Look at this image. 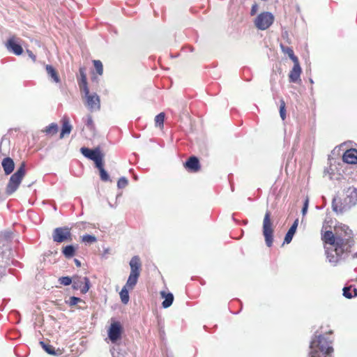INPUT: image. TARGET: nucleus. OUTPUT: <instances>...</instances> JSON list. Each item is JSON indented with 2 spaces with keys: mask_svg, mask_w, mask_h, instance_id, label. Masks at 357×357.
Returning a JSON list of instances; mask_svg holds the SVG:
<instances>
[{
  "mask_svg": "<svg viewBox=\"0 0 357 357\" xmlns=\"http://www.w3.org/2000/svg\"><path fill=\"white\" fill-rule=\"evenodd\" d=\"M352 231L348 226L341 225L335 227V234L326 231L322 235L325 243V252L329 263L336 266L345 259L351 247Z\"/></svg>",
  "mask_w": 357,
  "mask_h": 357,
  "instance_id": "f257e3e1",
  "label": "nucleus"
},
{
  "mask_svg": "<svg viewBox=\"0 0 357 357\" xmlns=\"http://www.w3.org/2000/svg\"><path fill=\"white\" fill-rule=\"evenodd\" d=\"M332 340L324 335L315 336L310 342L309 357H332Z\"/></svg>",
  "mask_w": 357,
  "mask_h": 357,
  "instance_id": "f03ea898",
  "label": "nucleus"
},
{
  "mask_svg": "<svg viewBox=\"0 0 357 357\" xmlns=\"http://www.w3.org/2000/svg\"><path fill=\"white\" fill-rule=\"evenodd\" d=\"M344 197L342 201L339 198H334L332 207L336 213H343L349 210L357 204V189L350 187L344 192Z\"/></svg>",
  "mask_w": 357,
  "mask_h": 357,
  "instance_id": "7ed1b4c3",
  "label": "nucleus"
},
{
  "mask_svg": "<svg viewBox=\"0 0 357 357\" xmlns=\"http://www.w3.org/2000/svg\"><path fill=\"white\" fill-rule=\"evenodd\" d=\"M130 273L124 285L126 288L133 289L140 275L141 262L138 256H134L130 261Z\"/></svg>",
  "mask_w": 357,
  "mask_h": 357,
  "instance_id": "20e7f679",
  "label": "nucleus"
},
{
  "mask_svg": "<svg viewBox=\"0 0 357 357\" xmlns=\"http://www.w3.org/2000/svg\"><path fill=\"white\" fill-rule=\"evenodd\" d=\"M25 175V164L22 163L21 166L17 169L10 178L9 182L6 187V193L11 195L17 190Z\"/></svg>",
  "mask_w": 357,
  "mask_h": 357,
  "instance_id": "39448f33",
  "label": "nucleus"
},
{
  "mask_svg": "<svg viewBox=\"0 0 357 357\" xmlns=\"http://www.w3.org/2000/svg\"><path fill=\"white\" fill-rule=\"evenodd\" d=\"M123 333V327L121 324L112 319L111 324L107 330V337L112 344H117L121 340Z\"/></svg>",
  "mask_w": 357,
  "mask_h": 357,
  "instance_id": "423d86ee",
  "label": "nucleus"
},
{
  "mask_svg": "<svg viewBox=\"0 0 357 357\" xmlns=\"http://www.w3.org/2000/svg\"><path fill=\"white\" fill-rule=\"evenodd\" d=\"M273 21L274 16L271 13L263 12L257 16L254 23L258 29L266 30L272 25Z\"/></svg>",
  "mask_w": 357,
  "mask_h": 357,
  "instance_id": "0eeeda50",
  "label": "nucleus"
},
{
  "mask_svg": "<svg viewBox=\"0 0 357 357\" xmlns=\"http://www.w3.org/2000/svg\"><path fill=\"white\" fill-rule=\"evenodd\" d=\"M273 233L272 222L271 220L270 212L267 211L264 215L263 221V234L265 238L266 244L268 247H271L273 244Z\"/></svg>",
  "mask_w": 357,
  "mask_h": 357,
  "instance_id": "6e6552de",
  "label": "nucleus"
},
{
  "mask_svg": "<svg viewBox=\"0 0 357 357\" xmlns=\"http://www.w3.org/2000/svg\"><path fill=\"white\" fill-rule=\"evenodd\" d=\"M80 151L84 157L94 161L96 167H100L101 163L103 162V155L101 153L99 148L90 149L82 147Z\"/></svg>",
  "mask_w": 357,
  "mask_h": 357,
  "instance_id": "1a4fd4ad",
  "label": "nucleus"
},
{
  "mask_svg": "<svg viewBox=\"0 0 357 357\" xmlns=\"http://www.w3.org/2000/svg\"><path fill=\"white\" fill-rule=\"evenodd\" d=\"M20 42V38L13 36H10L5 43V47L9 52L19 56L21 55L23 52V49L21 46Z\"/></svg>",
  "mask_w": 357,
  "mask_h": 357,
  "instance_id": "9d476101",
  "label": "nucleus"
},
{
  "mask_svg": "<svg viewBox=\"0 0 357 357\" xmlns=\"http://www.w3.org/2000/svg\"><path fill=\"white\" fill-rule=\"evenodd\" d=\"M73 288L79 289L82 294H86L90 288V281L86 277H75L73 280Z\"/></svg>",
  "mask_w": 357,
  "mask_h": 357,
  "instance_id": "9b49d317",
  "label": "nucleus"
},
{
  "mask_svg": "<svg viewBox=\"0 0 357 357\" xmlns=\"http://www.w3.org/2000/svg\"><path fill=\"white\" fill-rule=\"evenodd\" d=\"M70 231L67 227H57L52 234L53 241L56 243H62L70 238Z\"/></svg>",
  "mask_w": 357,
  "mask_h": 357,
  "instance_id": "f8f14e48",
  "label": "nucleus"
},
{
  "mask_svg": "<svg viewBox=\"0 0 357 357\" xmlns=\"http://www.w3.org/2000/svg\"><path fill=\"white\" fill-rule=\"evenodd\" d=\"M302 73V69L300 66L299 61L294 62V66L291 70L289 75V79L290 82L292 83H298L301 81V74Z\"/></svg>",
  "mask_w": 357,
  "mask_h": 357,
  "instance_id": "ddd939ff",
  "label": "nucleus"
},
{
  "mask_svg": "<svg viewBox=\"0 0 357 357\" xmlns=\"http://www.w3.org/2000/svg\"><path fill=\"white\" fill-rule=\"evenodd\" d=\"M79 75L80 79L78 80V84L80 88V90L84 93H89V88L87 86V79L86 75V69L85 68L81 67L79 68Z\"/></svg>",
  "mask_w": 357,
  "mask_h": 357,
  "instance_id": "4468645a",
  "label": "nucleus"
},
{
  "mask_svg": "<svg viewBox=\"0 0 357 357\" xmlns=\"http://www.w3.org/2000/svg\"><path fill=\"white\" fill-rule=\"evenodd\" d=\"M342 160L348 164H357V150L351 149L344 152Z\"/></svg>",
  "mask_w": 357,
  "mask_h": 357,
  "instance_id": "2eb2a0df",
  "label": "nucleus"
},
{
  "mask_svg": "<svg viewBox=\"0 0 357 357\" xmlns=\"http://www.w3.org/2000/svg\"><path fill=\"white\" fill-rule=\"evenodd\" d=\"M86 98V104L89 109H98L100 106V100L98 96L96 94H84Z\"/></svg>",
  "mask_w": 357,
  "mask_h": 357,
  "instance_id": "dca6fc26",
  "label": "nucleus"
},
{
  "mask_svg": "<svg viewBox=\"0 0 357 357\" xmlns=\"http://www.w3.org/2000/svg\"><path fill=\"white\" fill-rule=\"evenodd\" d=\"M61 123H62V126H61V133H60V138L63 139L66 136H68L70 135V133L72 130L73 126L70 124L69 119L66 117L63 118V119L61 120Z\"/></svg>",
  "mask_w": 357,
  "mask_h": 357,
  "instance_id": "f3484780",
  "label": "nucleus"
},
{
  "mask_svg": "<svg viewBox=\"0 0 357 357\" xmlns=\"http://www.w3.org/2000/svg\"><path fill=\"white\" fill-rule=\"evenodd\" d=\"M185 167L188 169L196 172L200 168L199 160L197 158L192 156L185 162Z\"/></svg>",
  "mask_w": 357,
  "mask_h": 357,
  "instance_id": "a211bd4d",
  "label": "nucleus"
},
{
  "mask_svg": "<svg viewBox=\"0 0 357 357\" xmlns=\"http://www.w3.org/2000/svg\"><path fill=\"white\" fill-rule=\"evenodd\" d=\"M2 167L6 175L11 174L14 169L15 164L10 158H6L2 161Z\"/></svg>",
  "mask_w": 357,
  "mask_h": 357,
  "instance_id": "6ab92c4d",
  "label": "nucleus"
},
{
  "mask_svg": "<svg viewBox=\"0 0 357 357\" xmlns=\"http://www.w3.org/2000/svg\"><path fill=\"white\" fill-rule=\"evenodd\" d=\"M40 345L43 349L48 354L52 356H59L63 354V351L60 349H55V348L50 344H47L43 342H40Z\"/></svg>",
  "mask_w": 357,
  "mask_h": 357,
  "instance_id": "aec40b11",
  "label": "nucleus"
},
{
  "mask_svg": "<svg viewBox=\"0 0 357 357\" xmlns=\"http://www.w3.org/2000/svg\"><path fill=\"white\" fill-rule=\"evenodd\" d=\"M160 295L165 300L162 303V305L164 308L170 307L174 301V296L172 293H166L165 291H161Z\"/></svg>",
  "mask_w": 357,
  "mask_h": 357,
  "instance_id": "412c9836",
  "label": "nucleus"
},
{
  "mask_svg": "<svg viewBox=\"0 0 357 357\" xmlns=\"http://www.w3.org/2000/svg\"><path fill=\"white\" fill-rule=\"evenodd\" d=\"M45 69L49 77L56 83L60 82L59 76L56 70L50 65H46Z\"/></svg>",
  "mask_w": 357,
  "mask_h": 357,
  "instance_id": "4be33fe9",
  "label": "nucleus"
},
{
  "mask_svg": "<svg viewBox=\"0 0 357 357\" xmlns=\"http://www.w3.org/2000/svg\"><path fill=\"white\" fill-rule=\"evenodd\" d=\"M343 296L347 298H352L357 296V289L352 286L345 287L343 289Z\"/></svg>",
  "mask_w": 357,
  "mask_h": 357,
  "instance_id": "5701e85b",
  "label": "nucleus"
},
{
  "mask_svg": "<svg viewBox=\"0 0 357 357\" xmlns=\"http://www.w3.org/2000/svg\"><path fill=\"white\" fill-rule=\"evenodd\" d=\"M280 48L282 52L284 54H287L293 62L298 61V57L294 55V51L291 47L280 44Z\"/></svg>",
  "mask_w": 357,
  "mask_h": 357,
  "instance_id": "b1692460",
  "label": "nucleus"
},
{
  "mask_svg": "<svg viewBox=\"0 0 357 357\" xmlns=\"http://www.w3.org/2000/svg\"><path fill=\"white\" fill-rule=\"evenodd\" d=\"M9 144L10 141L6 137H3L1 139V143H0V153L2 155H6L9 152Z\"/></svg>",
  "mask_w": 357,
  "mask_h": 357,
  "instance_id": "393cba45",
  "label": "nucleus"
},
{
  "mask_svg": "<svg viewBox=\"0 0 357 357\" xmlns=\"http://www.w3.org/2000/svg\"><path fill=\"white\" fill-rule=\"evenodd\" d=\"M131 290L130 289L126 288V287L123 286L122 288L121 292H120V297L121 299V301L124 304H127L129 301V291Z\"/></svg>",
  "mask_w": 357,
  "mask_h": 357,
  "instance_id": "a878e982",
  "label": "nucleus"
},
{
  "mask_svg": "<svg viewBox=\"0 0 357 357\" xmlns=\"http://www.w3.org/2000/svg\"><path fill=\"white\" fill-rule=\"evenodd\" d=\"M75 249L73 245H67L63 250V254L66 258H70L75 255Z\"/></svg>",
  "mask_w": 357,
  "mask_h": 357,
  "instance_id": "bb28decb",
  "label": "nucleus"
},
{
  "mask_svg": "<svg viewBox=\"0 0 357 357\" xmlns=\"http://www.w3.org/2000/svg\"><path fill=\"white\" fill-rule=\"evenodd\" d=\"M165 113H159L155 117V125L157 127L162 128L165 121Z\"/></svg>",
  "mask_w": 357,
  "mask_h": 357,
  "instance_id": "cd10ccee",
  "label": "nucleus"
},
{
  "mask_svg": "<svg viewBox=\"0 0 357 357\" xmlns=\"http://www.w3.org/2000/svg\"><path fill=\"white\" fill-rule=\"evenodd\" d=\"M45 132L47 134L54 135L58 132V126L55 123H52L45 129Z\"/></svg>",
  "mask_w": 357,
  "mask_h": 357,
  "instance_id": "c85d7f7f",
  "label": "nucleus"
},
{
  "mask_svg": "<svg viewBox=\"0 0 357 357\" xmlns=\"http://www.w3.org/2000/svg\"><path fill=\"white\" fill-rule=\"evenodd\" d=\"M100 171V179L103 181H109V176L107 174V172L105 171V169L103 168V162L101 163L100 167H97Z\"/></svg>",
  "mask_w": 357,
  "mask_h": 357,
  "instance_id": "c756f323",
  "label": "nucleus"
},
{
  "mask_svg": "<svg viewBox=\"0 0 357 357\" xmlns=\"http://www.w3.org/2000/svg\"><path fill=\"white\" fill-rule=\"evenodd\" d=\"M94 68L99 75H102L103 73L102 63L99 60H93Z\"/></svg>",
  "mask_w": 357,
  "mask_h": 357,
  "instance_id": "7c9ffc66",
  "label": "nucleus"
},
{
  "mask_svg": "<svg viewBox=\"0 0 357 357\" xmlns=\"http://www.w3.org/2000/svg\"><path fill=\"white\" fill-rule=\"evenodd\" d=\"M97 239L95 236L86 234L82 236V241L85 243H93L96 242Z\"/></svg>",
  "mask_w": 357,
  "mask_h": 357,
  "instance_id": "2f4dec72",
  "label": "nucleus"
},
{
  "mask_svg": "<svg viewBox=\"0 0 357 357\" xmlns=\"http://www.w3.org/2000/svg\"><path fill=\"white\" fill-rule=\"evenodd\" d=\"M295 232H296V231L294 230L293 228H289V231H287V233L286 234V236L284 237V243H289L291 241Z\"/></svg>",
  "mask_w": 357,
  "mask_h": 357,
  "instance_id": "473e14b6",
  "label": "nucleus"
},
{
  "mask_svg": "<svg viewBox=\"0 0 357 357\" xmlns=\"http://www.w3.org/2000/svg\"><path fill=\"white\" fill-rule=\"evenodd\" d=\"M79 302H82V299L75 296H71L69 298L68 301H66V303L70 306H74L77 305Z\"/></svg>",
  "mask_w": 357,
  "mask_h": 357,
  "instance_id": "72a5a7b5",
  "label": "nucleus"
},
{
  "mask_svg": "<svg viewBox=\"0 0 357 357\" xmlns=\"http://www.w3.org/2000/svg\"><path fill=\"white\" fill-rule=\"evenodd\" d=\"M86 126L87 128H89L90 130H91V131H94L95 130L94 123L93 121V119H92L91 116H89V115L86 116Z\"/></svg>",
  "mask_w": 357,
  "mask_h": 357,
  "instance_id": "f704fd0d",
  "label": "nucleus"
},
{
  "mask_svg": "<svg viewBox=\"0 0 357 357\" xmlns=\"http://www.w3.org/2000/svg\"><path fill=\"white\" fill-rule=\"evenodd\" d=\"M128 183V181L126 178L121 177L119 179L117 182V186L119 188H124L126 186H127Z\"/></svg>",
  "mask_w": 357,
  "mask_h": 357,
  "instance_id": "c9c22d12",
  "label": "nucleus"
},
{
  "mask_svg": "<svg viewBox=\"0 0 357 357\" xmlns=\"http://www.w3.org/2000/svg\"><path fill=\"white\" fill-rule=\"evenodd\" d=\"M59 280L61 284L65 285V286H68V285L70 284L73 282L72 278L68 276L61 277L59 278Z\"/></svg>",
  "mask_w": 357,
  "mask_h": 357,
  "instance_id": "e433bc0d",
  "label": "nucleus"
},
{
  "mask_svg": "<svg viewBox=\"0 0 357 357\" xmlns=\"http://www.w3.org/2000/svg\"><path fill=\"white\" fill-rule=\"evenodd\" d=\"M308 204H309V199L306 197L304 202L303 207L302 208V214L303 215H305L307 211L308 208Z\"/></svg>",
  "mask_w": 357,
  "mask_h": 357,
  "instance_id": "4c0bfd02",
  "label": "nucleus"
},
{
  "mask_svg": "<svg viewBox=\"0 0 357 357\" xmlns=\"http://www.w3.org/2000/svg\"><path fill=\"white\" fill-rule=\"evenodd\" d=\"M258 10V6L257 4H253L251 8L250 15H255Z\"/></svg>",
  "mask_w": 357,
  "mask_h": 357,
  "instance_id": "58836bf2",
  "label": "nucleus"
},
{
  "mask_svg": "<svg viewBox=\"0 0 357 357\" xmlns=\"http://www.w3.org/2000/svg\"><path fill=\"white\" fill-rule=\"evenodd\" d=\"M26 53L28 54L29 56L33 61H36V56L33 54V52L29 50H26Z\"/></svg>",
  "mask_w": 357,
  "mask_h": 357,
  "instance_id": "ea45409f",
  "label": "nucleus"
},
{
  "mask_svg": "<svg viewBox=\"0 0 357 357\" xmlns=\"http://www.w3.org/2000/svg\"><path fill=\"white\" fill-rule=\"evenodd\" d=\"M298 220L296 219L294 222L293 223V225H291V227L290 228H293L294 230L296 231V229H297V227H298Z\"/></svg>",
  "mask_w": 357,
  "mask_h": 357,
  "instance_id": "a19ab883",
  "label": "nucleus"
},
{
  "mask_svg": "<svg viewBox=\"0 0 357 357\" xmlns=\"http://www.w3.org/2000/svg\"><path fill=\"white\" fill-rule=\"evenodd\" d=\"M110 351H111V353H112V357H119V354H115V353H114V347H112V348L110 349Z\"/></svg>",
  "mask_w": 357,
  "mask_h": 357,
  "instance_id": "79ce46f5",
  "label": "nucleus"
},
{
  "mask_svg": "<svg viewBox=\"0 0 357 357\" xmlns=\"http://www.w3.org/2000/svg\"><path fill=\"white\" fill-rule=\"evenodd\" d=\"M74 261H75V264H76V266H77V267L81 266V262H80L78 259H74Z\"/></svg>",
  "mask_w": 357,
  "mask_h": 357,
  "instance_id": "37998d69",
  "label": "nucleus"
},
{
  "mask_svg": "<svg viewBox=\"0 0 357 357\" xmlns=\"http://www.w3.org/2000/svg\"><path fill=\"white\" fill-rule=\"evenodd\" d=\"M287 113H280L281 119L284 121L286 119Z\"/></svg>",
  "mask_w": 357,
  "mask_h": 357,
  "instance_id": "c03bdc74",
  "label": "nucleus"
},
{
  "mask_svg": "<svg viewBox=\"0 0 357 357\" xmlns=\"http://www.w3.org/2000/svg\"><path fill=\"white\" fill-rule=\"evenodd\" d=\"M3 271H4V268L0 266V278H1V276L3 275Z\"/></svg>",
  "mask_w": 357,
  "mask_h": 357,
  "instance_id": "a18cd8bd",
  "label": "nucleus"
},
{
  "mask_svg": "<svg viewBox=\"0 0 357 357\" xmlns=\"http://www.w3.org/2000/svg\"><path fill=\"white\" fill-rule=\"evenodd\" d=\"M279 112H284V105L280 106Z\"/></svg>",
  "mask_w": 357,
  "mask_h": 357,
  "instance_id": "49530a36",
  "label": "nucleus"
},
{
  "mask_svg": "<svg viewBox=\"0 0 357 357\" xmlns=\"http://www.w3.org/2000/svg\"><path fill=\"white\" fill-rule=\"evenodd\" d=\"M134 178H135V180H137V176H134Z\"/></svg>",
  "mask_w": 357,
  "mask_h": 357,
  "instance_id": "de8ad7c7",
  "label": "nucleus"
},
{
  "mask_svg": "<svg viewBox=\"0 0 357 357\" xmlns=\"http://www.w3.org/2000/svg\"><path fill=\"white\" fill-rule=\"evenodd\" d=\"M310 81L311 84H313V80L312 79H310Z\"/></svg>",
  "mask_w": 357,
  "mask_h": 357,
  "instance_id": "09e8293b",
  "label": "nucleus"
}]
</instances>
